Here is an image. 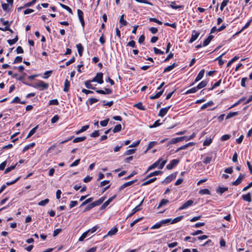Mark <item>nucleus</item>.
<instances>
[{
    "mask_svg": "<svg viewBox=\"0 0 252 252\" xmlns=\"http://www.w3.org/2000/svg\"><path fill=\"white\" fill-rule=\"evenodd\" d=\"M214 38V36L213 35H209L208 38L207 39H206L204 41H203V46H206L207 45H208L210 42H211V41L212 40V39Z\"/></svg>",
    "mask_w": 252,
    "mask_h": 252,
    "instance_id": "6ab92c4d",
    "label": "nucleus"
},
{
    "mask_svg": "<svg viewBox=\"0 0 252 252\" xmlns=\"http://www.w3.org/2000/svg\"><path fill=\"white\" fill-rule=\"evenodd\" d=\"M124 16H125V15L124 14H123L121 16V17H120V19L119 20L120 28H121L123 26H126L127 24V22H126V21L124 20Z\"/></svg>",
    "mask_w": 252,
    "mask_h": 252,
    "instance_id": "a211bd4d",
    "label": "nucleus"
},
{
    "mask_svg": "<svg viewBox=\"0 0 252 252\" xmlns=\"http://www.w3.org/2000/svg\"><path fill=\"white\" fill-rule=\"evenodd\" d=\"M244 177L245 175L244 174H240L238 178L234 182H233L232 185L234 186H237L239 185L242 182Z\"/></svg>",
    "mask_w": 252,
    "mask_h": 252,
    "instance_id": "1a4fd4ad",
    "label": "nucleus"
},
{
    "mask_svg": "<svg viewBox=\"0 0 252 252\" xmlns=\"http://www.w3.org/2000/svg\"><path fill=\"white\" fill-rule=\"evenodd\" d=\"M162 225V224L161 223V221L154 224L153 226H152L151 229H158L160 228Z\"/></svg>",
    "mask_w": 252,
    "mask_h": 252,
    "instance_id": "4d7b16f0",
    "label": "nucleus"
},
{
    "mask_svg": "<svg viewBox=\"0 0 252 252\" xmlns=\"http://www.w3.org/2000/svg\"><path fill=\"white\" fill-rule=\"evenodd\" d=\"M238 114V112H230L229 114H227L226 116V119H229L232 117H234Z\"/></svg>",
    "mask_w": 252,
    "mask_h": 252,
    "instance_id": "5fc2aeb1",
    "label": "nucleus"
},
{
    "mask_svg": "<svg viewBox=\"0 0 252 252\" xmlns=\"http://www.w3.org/2000/svg\"><path fill=\"white\" fill-rule=\"evenodd\" d=\"M1 6L2 9L6 11H9L10 9V5L7 3H2Z\"/></svg>",
    "mask_w": 252,
    "mask_h": 252,
    "instance_id": "79ce46f5",
    "label": "nucleus"
},
{
    "mask_svg": "<svg viewBox=\"0 0 252 252\" xmlns=\"http://www.w3.org/2000/svg\"><path fill=\"white\" fill-rule=\"evenodd\" d=\"M88 234L89 233L87 231L83 233L82 235L81 236V237L79 238L78 240L79 241H83L84 240V239L87 237Z\"/></svg>",
    "mask_w": 252,
    "mask_h": 252,
    "instance_id": "a18cd8bd",
    "label": "nucleus"
},
{
    "mask_svg": "<svg viewBox=\"0 0 252 252\" xmlns=\"http://www.w3.org/2000/svg\"><path fill=\"white\" fill-rule=\"evenodd\" d=\"M22 61V57L21 56H17L15 58L13 63H21Z\"/></svg>",
    "mask_w": 252,
    "mask_h": 252,
    "instance_id": "13d9d810",
    "label": "nucleus"
},
{
    "mask_svg": "<svg viewBox=\"0 0 252 252\" xmlns=\"http://www.w3.org/2000/svg\"><path fill=\"white\" fill-rule=\"evenodd\" d=\"M69 87H70V82L67 79H66L65 81V82H64L63 91H64L65 92H68L69 89Z\"/></svg>",
    "mask_w": 252,
    "mask_h": 252,
    "instance_id": "393cba45",
    "label": "nucleus"
},
{
    "mask_svg": "<svg viewBox=\"0 0 252 252\" xmlns=\"http://www.w3.org/2000/svg\"><path fill=\"white\" fill-rule=\"evenodd\" d=\"M105 197H102L100 198L98 200L95 201L93 202L92 203V206H94V207L100 205L104 200Z\"/></svg>",
    "mask_w": 252,
    "mask_h": 252,
    "instance_id": "dca6fc26",
    "label": "nucleus"
},
{
    "mask_svg": "<svg viewBox=\"0 0 252 252\" xmlns=\"http://www.w3.org/2000/svg\"><path fill=\"white\" fill-rule=\"evenodd\" d=\"M154 52L156 54H161L163 55L164 54V52L161 51L160 50L157 48L156 47H154L153 48Z\"/></svg>",
    "mask_w": 252,
    "mask_h": 252,
    "instance_id": "bf43d9fd",
    "label": "nucleus"
},
{
    "mask_svg": "<svg viewBox=\"0 0 252 252\" xmlns=\"http://www.w3.org/2000/svg\"><path fill=\"white\" fill-rule=\"evenodd\" d=\"M93 82H97L99 84H102L103 81V74L101 72L97 73L95 77L92 80Z\"/></svg>",
    "mask_w": 252,
    "mask_h": 252,
    "instance_id": "7ed1b4c3",
    "label": "nucleus"
},
{
    "mask_svg": "<svg viewBox=\"0 0 252 252\" xmlns=\"http://www.w3.org/2000/svg\"><path fill=\"white\" fill-rule=\"evenodd\" d=\"M228 2V0H224L221 3L220 9L222 11L225 6H226Z\"/></svg>",
    "mask_w": 252,
    "mask_h": 252,
    "instance_id": "3c124183",
    "label": "nucleus"
},
{
    "mask_svg": "<svg viewBox=\"0 0 252 252\" xmlns=\"http://www.w3.org/2000/svg\"><path fill=\"white\" fill-rule=\"evenodd\" d=\"M116 196H112L109 198L106 201H105L102 205L100 207V209L102 210L105 209L109 204L113 200V199L115 198Z\"/></svg>",
    "mask_w": 252,
    "mask_h": 252,
    "instance_id": "f8f14e48",
    "label": "nucleus"
},
{
    "mask_svg": "<svg viewBox=\"0 0 252 252\" xmlns=\"http://www.w3.org/2000/svg\"><path fill=\"white\" fill-rule=\"evenodd\" d=\"M228 190V188H222V187H219L217 189V192L220 193V194H222L225 191H227Z\"/></svg>",
    "mask_w": 252,
    "mask_h": 252,
    "instance_id": "e433bc0d",
    "label": "nucleus"
},
{
    "mask_svg": "<svg viewBox=\"0 0 252 252\" xmlns=\"http://www.w3.org/2000/svg\"><path fill=\"white\" fill-rule=\"evenodd\" d=\"M94 198L93 197H90L87 199H86L85 201H84L80 205V207H82L87 204L92 202Z\"/></svg>",
    "mask_w": 252,
    "mask_h": 252,
    "instance_id": "8fccbe9b",
    "label": "nucleus"
},
{
    "mask_svg": "<svg viewBox=\"0 0 252 252\" xmlns=\"http://www.w3.org/2000/svg\"><path fill=\"white\" fill-rule=\"evenodd\" d=\"M92 80H88L86 81L85 82V85L86 88L90 89H93L94 90L95 88L91 84Z\"/></svg>",
    "mask_w": 252,
    "mask_h": 252,
    "instance_id": "a878e982",
    "label": "nucleus"
},
{
    "mask_svg": "<svg viewBox=\"0 0 252 252\" xmlns=\"http://www.w3.org/2000/svg\"><path fill=\"white\" fill-rule=\"evenodd\" d=\"M32 86L36 88H39L40 90H43L48 88L49 84L42 81H39L38 82L35 83Z\"/></svg>",
    "mask_w": 252,
    "mask_h": 252,
    "instance_id": "f03ea898",
    "label": "nucleus"
},
{
    "mask_svg": "<svg viewBox=\"0 0 252 252\" xmlns=\"http://www.w3.org/2000/svg\"><path fill=\"white\" fill-rule=\"evenodd\" d=\"M179 142V141H178V137L172 138V139L170 140V141H169L168 145L175 144Z\"/></svg>",
    "mask_w": 252,
    "mask_h": 252,
    "instance_id": "0e129e2a",
    "label": "nucleus"
},
{
    "mask_svg": "<svg viewBox=\"0 0 252 252\" xmlns=\"http://www.w3.org/2000/svg\"><path fill=\"white\" fill-rule=\"evenodd\" d=\"M136 150L135 149H130V150H127L124 155L125 156H128V155H132L133 154H134Z\"/></svg>",
    "mask_w": 252,
    "mask_h": 252,
    "instance_id": "864d4df0",
    "label": "nucleus"
},
{
    "mask_svg": "<svg viewBox=\"0 0 252 252\" xmlns=\"http://www.w3.org/2000/svg\"><path fill=\"white\" fill-rule=\"evenodd\" d=\"M76 47L77 48L78 52L80 57L82 56L83 52V47L82 46L81 43H79L76 45Z\"/></svg>",
    "mask_w": 252,
    "mask_h": 252,
    "instance_id": "412c9836",
    "label": "nucleus"
},
{
    "mask_svg": "<svg viewBox=\"0 0 252 252\" xmlns=\"http://www.w3.org/2000/svg\"><path fill=\"white\" fill-rule=\"evenodd\" d=\"M96 92L99 94H111L112 90L110 89L106 88V89H105V91L101 90H97L96 91Z\"/></svg>",
    "mask_w": 252,
    "mask_h": 252,
    "instance_id": "ddd939ff",
    "label": "nucleus"
},
{
    "mask_svg": "<svg viewBox=\"0 0 252 252\" xmlns=\"http://www.w3.org/2000/svg\"><path fill=\"white\" fill-rule=\"evenodd\" d=\"M199 35V33L193 31L191 35V37L189 40V42L192 43L195 41Z\"/></svg>",
    "mask_w": 252,
    "mask_h": 252,
    "instance_id": "9b49d317",
    "label": "nucleus"
},
{
    "mask_svg": "<svg viewBox=\"0 0 252 252\" xmlns=\"http://www.w3.org/2000/svg\"><path fill=\"white\" fill-rule=\"evenodd\" d=\"M16 165H17V163H16L14 165H12V166H11L10 167H7L5 170L4 173L6 174V173L9 172L12 170L14 169L15 168V167L16 166Z\"/></svg>",
    "mask_w": 252,
    "mask_h": 252,
    "instance_id": "de8ad7c7",
    "label": "nucleus"
},
{
    "mask_svg": "<svg viewBox=\"0 0 252 252\" xmlns=\"http://www.w3.org/2000/svg\"><path fill=\"white\" fill-rule=\"evenodd\" d=\"M149 20L150 22H155L159 25H162V23L158 20V19H157L156 18H150L149 19Z\"/></svg>",
    "mask_w": 252,
    "mask_h": 252,
    "instance_id": "e2e57ef3",
    "label": "nucleus"
},
{
    "mask_svg": "<svg viewBox=\"0 0 252 252\" xmlns=\"http://www.w3.org/2000/svg\"><path fill=\"white\" fill-rule=\"evenodd\" d=\"M86 137L85 136L76 137L73 139V142L75 143L82 142L84 141L86 139Z\"/></svg>",
    "mask_w": 252,
    "mask_h": 252,
    "instance_id": "7c9ffc66",
    "label": "nucleus"
},
{
    "mask_svg": "<svg viewBox=\"0 0 252 252\" xmlns=\"http://www.w3.org/2000/svg\"><path fill=\"white\" fill-rule=\"evenodd\" d=\"M80 161V159H78L76 160L75 161H74L72 163H71L70 165V167H72L77 166L79 164Z\"/></svg>",
    "mask_w": 252,
    "mask_h": 252,
    "instance_id": "338daca9",
    "label": "nucleus"
},
{
    "mask_svg": "<svg viewBox=\"0 0 252 252\" xmlns=\"http://www.w3.org/2000/svg\"><path fill=\"white\" fill-rule=\"evenodd\" d=\"M204 72H205V70L204 69L201 70L199 72L198 75L196 77L194 82L193 83L191 84V85H194L195 82H197L199 81V80H200L203 78V77L204 76Z\"/></svg>",
    "mask_w": 252,
    "mask_h": 252,
    "instance_id": "6e6552de",
    "label": "nucleus"
},
{
    "mask_svg": "<svg viewBox=\"0 0 252 252\" xmlns=\"http://www.w3.org/2000/svg\"><path fill=\"white\" fill-rule=\"evenodd\" d=\"M176 177V174L173 173L167 177L163 181V183H168L174 179Z\"/></svg>",
    "mask_w": 252,
    "mask_h": 252,
    "instance_id": "9d476101",
    "label": "nucleus"
},
{
    "mask_svg": "<svg viewBox=\"0 0 252 252\" xmlns=\"http://www.w3.org/2000/svg\"><path fill=\"white\" fill-rule=\"evenodd\" d=\"M77 14L79 19V20L81 23V25L83 27L84 26L85 22L83 18V12L80 9L77 10Z\"/></svg>",
    "mask_w": 252,
    "mask_h": 252,
    "instance_id": "0eeeda50",
    "label": "nucleus"
},
{
    "mask_svg": "<svg viewBox=\"0 0 252 252\" xmlns=\"http://www.w3.org/2000/svg\"><path fill=\"white\" fill-rule=\"evenodd\" d=\"M179 162V160L177 159H172L170 162L166 165V168L171 170L176 166Z\"/></svg>",
    "mask_w": 252,
    "mask_h": 252,
    "instance_id": "20e7f679",
    "label": "nucleus"
},
{
    "mask_svg": "<svg viewBox=\"0 0 252 252\" xmlns=\"http://www.w3.org/2000/svg\"><path fill=\"white\" fill-rule=\"evenodd\" d=\"M109 121V119H107L104 121H102L100 122V125L102 126H105L107 125L108 124V123Z\"/></svg>",
    "mask_w": 252,
    "mask_h": 252,
    "instance_id": "69168bd1",
    "label": "nucleus"
},
{
    "mask_svg": "<svg viewBox=\"0 0 252 252\" xmlns=\"http://www.w3.org/2000/svg\"><path fill=\"white\" fill-rule=\"evenodd\" d=\"M59 5L63 9L66 10L70 14H72V11L71 9L67 5H65L63 3H59Z\"/></svg>",
    "mask_w": 252,
    "mask_h": 252,
    "instance_id": "cd10ccee",
    "label": "nucleus"
},
{
    "mask_svg": "<svg viewBox=\"0 0 252 252\" xmlns=\"http://www.w3.org/2000/svg\"><path fill=\"white\" fill-rule=\"evenodd\" d=\"M121 129H122L121 125L118 124L114 127V129H113V132L114 133L119 132L120 131H121Z\"/></svg>",
    "mask_w": 252,
    "mask_h": 252,
    "instance_id": "a19ab883",
    "label": "nucleus"
},
{
    "mask_svg": "<svg viewBox=\"0 0 252 252\" xmlns=\"http://www.w3.org/2000/svg\"><path fill=\"white\" fill-rule=\"evenodd\" d=\"M167 161V159L162 161V159L159 158L156 162H155L154 163H153L148 167L147 171L152 170L158 166L159 169H162L163 168L164 166L165 165V163H166Z\"/></svg>",
    "mask_w": 252,
    "mask_h": 252,
    "instance_id": "f257e3e1",
    "label": "nucleus"
},
{
    "mask_svg": "<svg viewBox=\"0 0 252 252\" xmlns=\"http://www.w3.org/2000/svg\"><path fill=\"white\" fill-rule=\"evenodd\" d=\"M171 105L167 107L161 108L160 109L158 116L161 117L164 116L167 113L168 110L170 108Z\"/></svg>",
    "mask_w": 252,
    "mask_h": 252,
    "instance_id": "423d86ee",
    "label": "nucleus"
},
{
    "mask_svg": "<svg viewBox=\"0 0 252 252\" xmlns=\"http://www.w3.org/2000/svg\"><path fill=\"white\" fill-rule=\"evenodd\" d=\"M193 204V201L192 200H189L184 203L179 208V210L186 209L189 206H191Z\"/></svg>",
    "mask_w": 252,
    "mask_h": 252,
    "instance_id": "39448f33",
    "label": "nucleus"
},
{
    "mask_svg": "<svg viewBox=\"0 0 252 252\" xmlns=\"http://www.w3.org/2000/svg\"><path fill=\"white\" fill-rule=\"evenodd\" d=\"M212 139H211V138L206 139L204 141L203 145L206 146H209L211 144V143H212Z\"/></svg>",
    "mask_w": 252,
    "mask_h": 252,
    "instance_id": "6e6d98bb",
    "label": "nucleus"
},
{
    "mask_svg": "<svg viewBox=\"0 0 252 252\" xmlns=\"http://www.w3.org/2000/svg\"><path fill=\"white\" fill-rule=\"evenodd\" d=\"M230 137V135L229 134H225L221 136V140L222 141H225L228 140Z\"/></svg>",
    "mask_w": 252,
    "mask_h": 252,
    "instance_id": "774afa93",
    "label": "nucleus"
},
{
    "mask_svg": "<svg viewBox=\"0 0 252 252\" xmlns=\"http://www.w3.org/2000/svg\"><path fill=\"white\" fill-rule=\"evenodd\" d=\"M136 181V180H133V181H129V182H126V183L124 184L123 185H122L120 187L119 190H122V189H123L125 188L131 186L133 183H134Z\"/></svg>",
    "mask_w": 252,
    "mask_h": 252,
    "instance_id": "4468645a",
    "label": "nucleus"
},
{
    "mask_svg": "<svg viewBox=\"0 0 252 252\" xmlns=\"http://www.w3.org/2000/svg\"><path fill=\"white\" fill-rule=\"evenodd\" d=\"M197 87H193L189 90H188L186 93L185 94H190V93H195L197 90Z\"/></svg>",
    "mask_w": 252,
    "mask_h": 252,
    "instance_id": "603ef678",
    "label": "nucleus"
},
{
    "mask_svg": "<svg viewBox=\"0 0 252 252\" xmlns=\"http://www.w3.org/2000/svg\"><path fill=\"white\" fill-rule=\"evenodd\" d=\"M183 218V216H179L171 220V223L173 224L180 221Z\"/></svg>",
    "mask_w": 252,
    "mask_h": 252,
    "instance_id": "09e8293b",
    "label": "nucleus"
},
{
    "mask_svg": "<svg viewBox=\"0 0 252 252\" xmlns=\"http://www.w3.org/2000/svg\"><path fill=\"white\" fill-rule=\"evenodd\" d=\"M118 231V229L117 227H115L112 228L109 232H108L107 235L104 236V238H105L107 236H112L115 235Z\"/></svg>",
    "mask_w": 252,
    "mask_h": 252,
    "instance_id": "f3484780",
    "label": "nucleus"
},
{
    "mask_svg": "<svg viewBox=\"0 0 252 252\" xmlns=\"http://www.w3.org/2000/svg\"><path fill=\"white\" fill-rule=\"evenodd\" d=\"M49 202V199H45L43 200H42L38 203V205L39 206H44L48 204Z\"/></svg>",
    "mask_w": 252,
    "mask_h": 252,
    "instance_id": "37998d69",
    "label": "nucleus"
},
{
    "mask_svg": "<svg viewBox=\"0 0 252 252\" xmlns=\"http://www.w3.org/2000/svg\"><path fill=\"white\" fill-rule=\"evenodd\" d=\"M242 198L244 200L248 201L249 202L252 201L251 195L250 193H248L247 194L243 195L242 196Z\"/></svg>",
    "mask_w": 252,
    "mask_h": 252,
    "instance_id": "b1692460",
    "label": "nucleus"
},
{
    "mask_svg": "<svg viewBox=\"0 0 252 252\" xmlns=\"http://www.w3.org/2000/svg\"><path fill=\"white\" fill-rule=\"evenodd\" d=\"M177 65V64L176 63H173L172 65H169L167 67H166L164 71L163 72L165 73L166 72L170 71L171 70H172L175 67H176Z\"/></svg>",
    "mask_w": 252,
    "mask_h": 252,
    "instance_id": "4be33fe9",
    "label": "nucleus"
},
{
    "mask_svg": "<svg viewBox=\"0 0 252 252\" xmlns=\"http://www.w3.org/2000/svg\"><path fill=\"white\" fill-rule=\"evenodd\" d=\"M143 201H144V199H143L141 200V202L140 203V204H139L138 206H137L136 207H135L133 209V210H132V212L131 213H130V214L128 215V217H131V216H133V215H134V214L136 212H137V211H138L139 210H140V208H139L138 207H139V206H141V205L142 204V203H143Z\"/></svg>",
    "mask_w": 252,
    "mask_h": 252,
    "instance_id": "2eb2a0df",
    "label": "nucleus"
},
{
    "mask_svg": "<svg viewBox=\"0 0 252 252\" xmlns=\"http://www.w3.org/2000/svg\"><path fill=\"white\" fill-rule=\"evenodd\" d=\"M214 104L212 101H210L204 104L201 107V109L203 110L208 107L212 106Z\"/></svg>",
    "mask_w": 252,
    "mask_h": 252,
    "instance_id": "72a5a7b5",
    "label": "nucleus"
},
{
    "mask_svg": "<svg viewBox=\"0 0 252 252\" xmlns=\"http://www.w3.org/2000/svg\"><path fill=\"white\" fill-rule=\"evenodd\" d=\"M157 144H158V143L156 141H152V142H150L148 146V147L145 151V153L147 152L148 150H149L150 149H151V148H152L153 147H154L155 146H156Z\"/></svg>",
    "mask_w": 252,
    "mask_h": 252,
    "instance_id": "c85d7f7f",
    "label": "nucleus"
},
{
    "mask_svg": "<svg viewBox=\"0 0 252 252\" xmlns=\"http://www.w3.org/2000/svg\"><path fill=\"white\" fill-rule=\"evenodd\" d=\"M89 127V125L83 126L80 129L76 132V134H79L86 130H87Z\"/></svg>",
    "mask_w": 252,
    "mask_h": 252,
    "instance_id": "bb28decb",
    "label": "nucleus"
},
{
    "mask_svg": "<svg viewBox=\"0 0 252 252\" xmlns=\"http://www.w3.org/2000/svg\"><path fill=\"white\" fill-rule=\"evenodd\" d=\"M18 36L16 35V37L14 39H8L7 40V42L10 45H12L15 44L18 41Z\"/></svg>",
    "mask_w": 252,
    "mask_h": 252,
    "instance_id": "f704fd0d",
    "label": "nucleus"
},
{
    "mask_svg": "<svg viewBox=\"0 0 252 252\" xmlns=\"http://www.w3.org/2000/svg\"><path fill=\"white\" fill-rule=\"evenodd\" d=\"M162 173L160 171H156L150 173L147 177V178H150L154 176H157Z\"/></svg>",
    "mask_w": 252,
    "mask_h": 252,
    "instance_id": "58836bf2",
    "label": "nucleus"
},
{
    "mask_svg": "<svg viewBox=\"0 0 252 252\" xmlns=\"http://www.w3.org/2000/svg\"><path fill=\"white\" fill-rule=\"evenodd\" d=\"M170 7H172V8H173V9H176L182 8L183 7V6L176 5V3L174 1V2H171V3L170 4Z\"/></svg>",
    "mask_w": 252,
    "mask_h": 252,
    "instance_id": "49530a36",
    "label": "nucleus"
},
{
    "mask_svg": "<svg viewBox=\"0 0 252 252\" xmlns=\"http://www.w3.org/2000/svg\"><path fill=\"white\" fill-rule=\"evenodd\" d=\"M157 180V178H152V179H151L145 182H144L142 184V186H146L147 185H149L153 182H154V181H155L156 180Z\"/></svg>",
    "mask_w": 252,
    "mask_h": 252,
    "instance_id": "4c0bfd02",
    "label": "nucleus"
},
{
    "mask_svg": "<svg viewBox=\"0 0 252 252\" xmlns=\"http://www.w3.org/2000/svg\"><path fill=\"white\" fill-rule=\"evenodd\" d=\"M225 54V52L223 53L221 55H220L216 60L219 61V64L220 66H221L224 63V62L222 60V57Z\"/></svg>",
    "mask_w": 252,
    "mask_h": 252,
    "instance_id": "ea45409f",
    "label": "nucleus"
},
{
    "mask_svg": "<svg viewBox=\"0 0 252 252\" xmlns=\"http://www.w3.org/2000/svg\"><path fill=\"white\" fill-rule=\"evenodd\" d=\"M163 91H164V90L159 91V92L157 93L156 94L152 95V96H150V98L151 99H155L158 98V97H160V95H161L162 94Z\"/></svg>",
    "mask_w": 252,
    "mask_h": 252,
    "instance_id": "5701e85b",
    "label": "nucleus"
},
{
    "mask_svg": "<svg viewBox=\"0 0 252 252\" xmlns=\"http://www.w3.org/2000/svg\"><path fill=\"white\" fill-rule=\"evenodd\" d=\"M37 127H38V126H36L35 127H34L32 130H31V131L29 133L28 135H27L26 138H29L31 136H32L36 132Z\"/></svg>",
    "mask_w": 252,
    "mask_h": 252,
    "instance_id": "473e14b6",
    "label": "nucleus"
},
{
    "mask_svg": "<svg viewBox=\"0 0 252 252\" xmlns=\"http://www.w3.org/2000/svg\"><path fill=\"white\" fill-rule=\"evenodd\" d=\"M34 146H35V143H34V142L32 143L29 145H27L26 146H25L22 152L23 153H24L26 151H27V150H28L29 149H30V148L34 147Z\"/></svg>",
    "mask_w": 252,
    "mask_h": 252,
    "instance_id": "2f4dec72",
    "label": "nucleus"
},
{
    "mask_svg": "<svg viewBox=\"0 0 252 252\" xmlns=\"http://www.w3.org/2000/svg\"><path fill=\"white\" fill-rule=\"evenodd\" d=\"M98 228V226L96 225V226H94L92 228L87 230V231L88 232L89 234L90 233H94V232H95Z\"/></svg>",
    "mask_w": 252,
    "mask_h": 252,
    "instance_id": "680f3d73",
    "label": "nucleus"
},
{
    "mask_svg": "<svg viewBox=\"0 0 252 252\" xmlns=\"http://www.w3.org/2000/svg\"><path fill=\"white\" fill-rule=\"evenodd\" d=\"M133 106L140 109V110H143V111L145 110V108L143 106L142 102H138L137 103H136L133 105Z\"/></svg>",
    "mask_w": 252,
    "mask_h": 252,
    "instance_id": "c756f323",
    "label": "nucleus"
},
{
    "mask_svg": "<svg viewBox=\"0 0 252 252\" xmlns=\"http://www.w3.org/2000/svg\"><path fill=\"white\" fill-rule=\"evenodd\" d=\"M208 82V81L206 80L201 81L196 87L197 89H200L205 87L207 85Z\"/></svg>",
    "mask_w": 252,
    "mask_h": 252,
    "instance_id": "aec40b11",
    "label": "nucleus"
},
{
    "mask_svg": "<svg viewBox=\"0 0 252 252\" xmlns=\"http://www.w3.org/2000/svg\"><path fill=\"white\" fill-rule=\"evenodd\" d=\"M211 160L212 157H207L204 159L203 162L205 164H208L211 162Z\"/></svg>",
    "mask_w": 252,
    "mask_h": 252,
    "instance_id": "052dcab7",
    "label": "nucleus"
},
{
    "mask_svg": "<svg viewBox=\"0 0 252 252\" xmlns=\"http://www.w3.org/2000/svg\"><path fill=\"white\" fill-rule=\"evenodd\" d=\"M168 203H169V201L168 200L165 199H162L158 206V208L166 205Z\"/></svg>",
    "mask_w": 252,
    "mask_h": 252,
    "instance_id": "c03bdc74",
    "label": "nucleus"
},
{
    "mask_svg": "<svg viewBox=\"0 0 252 252\" xmlns=\"http://www.w3.org/2000/svg\"><path fill=\"white\" fill-rule=\"evenodd\" d=\"M199 193L202 195L210 194V191L207 189H202L199 190Z\"/></svg>",
    "mask_w": 252,
    "mask_h": 252,
    "instance_id": "c9c22d12",
    "label": "nucleus"
}]
</instances>
